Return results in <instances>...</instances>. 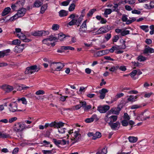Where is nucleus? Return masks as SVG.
<instances>
[{"label":"nucleus","instance_id":"nucleus-1","mask_svg":"<svg viewBox=\"0 0 154 154\" xmlns=\"http://www.w3.org/2000/svg\"><path fill=\"white\" fill-rule=\"evenodd\" d=\"M69 17L72 19V20L68 23V25L70 26L75 25H77L78 27L79 26L83 19L82 18L80 17L78 19L75 18V15L74 14H71Z\"/></svg>","mask_w":154,"mask_h":154},{"label":"nucleus","instance_id":"nucleus-2","mask_svg":"<svg viewBox=\"0 0 154 154\" xmlns=\"http://www.w3.org/2000/svg\"><path fill=\"white\" fill-rule=\"evenodd\" d=\"M70 135H71V140L72 142V144H74L77 142L81 137V134L79 133V131H75L73 133V129L70 130L69 132Z\"/></svg>","mask_w":154,"mask_h":154},{"label":"nucleus","instance_id":"nucleus-3","mask_svg":"<svg viewBox=\"0 0 154 154\" xmlns=\"http://www.w3.org/2000/svg\"><path fill=\"white\" fill-rule=\"evenodd\" d=\"M64 65L60 62H53L51 63L50 66L52 71H59L64 67Z\"/></svg>","mask_w":154,"mask_h":154},{"label":"nucleus","instance_id":"nucleus-4","mask_svg":"<svg viewBox=\"0 0 154 154\" xmlns=\"http://www.w3.org/2000/svg\"><path fill=\"white\" fill-rule=\"evenodd\" d=\"M39 67L35 65L31 66L26 68L25 72L26 74H31L35 72H38L40 69Z\"/></svg>","mask_w":154,"mask_h":154},{"label":"nucleus","instance_id":"nucleus-5","mask_svg":"<svg viewBox=\"0 0 154 154\" xmlns=\"http://www.w3.org/2000/svg\"><path fill=\"white\" fill-rule=\"evenodd\" d=\"M110 27L107 25L100 27L96 33V34H100L106 33L110 30Z\"/></svg>","mask_w":154,"mask_h":154},{"label":"nucleus","instance_id":"nucleus-6","mask_svg":"<svg viewBox=\"0 0 154 154\" xmlns=\"http://www.w3.org/2000/svg\"><path fill=\"white\" fill-rule=\"evenodd\" d=\"M87 20L84 21L82 23V25L79 28V32L80 35L82 36V34L83 33L87 32V31L86 30H83V29L84 28L86 29H87Z\"/></svg>","mask_w":154,"mask_h":154},{"label":"nucleus","instance_id":"nucleus-7","mask_svg":"<svg viewBox=\"0 0 154 154\" xmlns=\"http://www.w3.org/2000/svg\"><path fill=\"white\" fill-rule=\"evenodd\" d=\"M110 108V106L107 105H105L100 106L98 107L97 110L101 113H104L108 110Z\"/></svg>","mask_w":154,"mask_h":154},{"label":"nucleus","instance_id":"nucleus-8","mask_svg":"<svg viewBox=\"0 0 154 154\" xmlns=\"http://www.w3.org/2000/svg\"><path fill=\"white\" fill-rule=\"evenodd\" d=\"M64 124V123L62 122H54L49 124V126L51 127H54V128H60L61 127L63 126Z\"/></svg>","mask_w":154,"mask_h":154},{"label":"nucleus","instance_id":"nucleus-9","mask_svg":"<svg viewBox=\"0 0 154 154\" xmlns=\"http://www.w3.org/2000/svg\"><path fill=\"white\" fill-rule=\"evenodd\" d=\"M24 127L20 123H15L14 125L13 130L17 132H20L23 130Z\"/></svg>","mask_w":154,"mask_h":154},{"label":"nucleus","instance_id":"nucleus-10","mask_svg":"<svg viewBox=\"0 0 154 154\" xmlns=\"http://www.w3.org/2000/svg\"><path fill=\"white\" fill-rule=\"evenodd\" d=\"M10 107L9 108V110L12 112H14L16 111H19L20 110H17V104L15 102H13L9 105Z\"/></svg>","mask_w":154,"mask_h":154},{"label":"nucleus","instance_id":"nucleus-11","mask_svg":"<svg viewBox=\"0 0 154 154\" xmlns=\"http://www.w3.org/2000/svg\"><path fill=\"white\" fill-rule=\"evenodd\" d=\"M108 124L111 129L113 130H118L120 125V123L119 122H116L115 123L108 122Z\"/></svg>","mask_w":154,"mask_h":154},{"label":"nucleus","instance_id":"nucleus-12","mask_svg":"<svg viewBox=\"0 0 154 154\" xmlns=\"http://www.w3.org/2000/svg\"><path fill=\"white\" fill-rule=\"evenodd\" d=\"M57 38L55 37H54L52 35H51L49 36L48 38L44 39L42 40L43 43L45 44H47L48 45H49L51 43L50 42L51 41L53 40H56Z\"/></svg>","mask_w":154,"mask_h":154},{"label":"nucleus","instance_id":"nucleus-13","mask_svg":"<svg viewBox=\"0 0 154 154\" xmlns=\"http://www.w3.org/2000/svg\"><path fill=\"white\" fill-rule=\"evenodd\" d=\"M2 88L5 92L7 93L10 92L14 89V88L12 86L7 85H3L2 87Z\"/></svg>","mask_w":154,"mask_h":154},{"label":"nucleus","instance_id":"nucleus-14","mask_svg":"<svg viewBox=\"0 0 154 154\" xmlns=\"http://www.w3.org/2000/svg\"><path fill=\"white\" fill-rule=\"evenodd\" d=\"M108 92V90L104 88H102L99 91V93L100 94L99 97L101 99H103L105 96L106 93Z\"/></svg>","mask_w":154,"mask_h":154},{"label":"nucleus","instance_id":"nucleus-15","mask_svg":"<svg viewBox=\"0 0 154 154\" xmlns=\"http://www.w3.org/2000/svg\"><path fill=\"white\" fill-rule=\"evenodd\" d=\"M120 42L123 44L119 46H113L114 47V49L115 50H118L119 49H124L126 48V45H125V41L123 39H122L120 40Z\"/></svg>","mask_w":154,"mask_h":154},{"label":"nucleus","instance_id":"nucleus-16","mask_svg":"<svg viewBox=\"0 0 154 154\" xmlns=\"http://www.w3.org/2000/svg\"><path fill=\"white\" fill-rule=\"evenodd\" d=\"M24 44H23L16 46L14 49V51L17 53H20L22 52L24 48Z\"/></svg>","mask_w":154,"mask_h":154},{"label":"nucleus","instance_id":"nucleus-17","mask_svg":"<svg viewBox=\"0 0 154 154\" xmlns=\"http://www.w3.org/2000/svg\"><path fill=\"white\" fill-rule=\"evenodd\" d=\"M26 12V9L23 8H21L18 10L17 13L16 14L18 17L23 16Z\"/></svg>","mask_w":154,"mask_h":154},{"label":"nucleus","instance_id":"nucleus-18","mask_svg":"<svg viewBox=\"0 0 154 154\" xmlns=\"http://www.w3.org/2000/svg\"><path fill=\"white\" fill-rule=\"evenodd\" d=\"M121 110V108L118 106L117 108H113L109 111V112H112L113 114L118 115L120 111Z\"/></svg>","mask_w":154,"mask_h":154},{"label":"nucleus","instance_id":"nucleus-19","mask_svg":"<svg viewBox=\"0 0 154 154\" xmlns=\"http://www.w3.org/2000/svg\"><path fill=\"white\" fill-rule=\"evenodd\" d=\"M124 95V94L123 93H117L115 96V97L112 99L111 103H112L116 101L118 98L121 97Z\"/></svg>","mask_w":154,"mask_h":154},{"label":"nucleus","instance_id":"nucleus-20","mask_svg":"<svg viewBox=\"0 0 154 154\" xmlns=\"http://www.w3.org/2000/svg\"><path fill=\"white\" fill-rule=\"evenodd\" d=\"M154 52V49L149 47L145 48L143 51V53L144 54H146L148 53H152Z\"/></svg>","mask_w":154,"mask_h":154},{"label":"nucleus","instance_id":"nucleus-21","mask_svg":"<svg viewBox=\"0 0 154 154\" xmlns=\"http://www.w3.org/2000/svg\"><path fill=\"white\" fill-rule=\"evenodd\" d=\"M11 9L10 7H8L5 8L2 13V16H5L8 14L10 12Z\"/></svg>","mask_w":154,"mask_h":154},{"label":"nucleus","instance_id":"nucleus-22","mask_svg":"<svg viewBox=\"0 0 154 154\" xmlns=\"http://www.w3.org/2000/svg\"><path fill=\"white\" fill-rule=\"evenodd\" d=\"M59 16L60 17H63L66 16L68 14V12L66 11L62 10L59 12Z\"/></svg>","mask_w":154,"mask_h":154},{"label":"nucleus","instance_id":"nucleus-23","mask_svg":"<svg viewBox=\"0 0 154 154\" xmlns=\"http://www.w3.org/2000/svg\"><path fill=\"white\" fill-rule=\"evenodd\" d=\"M101 137V134L99 132H96L95 134H94L93 137L92 139L93 140H96L97 138H100Z\"/></svg>","mask_w":154,"mask_h":154},{"label":"nucleus","instance_id":"nucleus-24","mask_svg":"<svg viewBox=\"0 0 154 154\" xmlns=\"http://www.w3.org/2000/svg\"><path fill=\"white\" fill-rule=\"evenodd\" d=\"M25 0H18L16 2L18 7H22L24 5Z\"/></svg>","mask_w":154,"mask_h":154},{"label":"nucleus","instance_id":"nucleus-25","mask_svg":"<svg viewBox=\"0 0 154 154\" xmlns=\"http://www.w3.org/2000/svg\"><path fill=\"white\" fill-rule=\"evenodd\" d=\"M117 116H112L109 117V119L110 120L109 122L112 123L116 121L117 120Z\"/></svg>","mask_w":154,"mask_h":154},{"label":"nucleus","instance_id":"nucleus-26","mask_svg":"<svg viewBox=\"0 0 154 154\" xmlns=\"http://www.w3.org/2000/svg\"><path fill=\"white\" fill-rule=\"evenodd\" d=\"M0 138H11V136L8 134L6 133H2V132L0 131Z\"/></svg>","mask_w":154,"mask_h":154},{"label":"nucleus","instance_id":"nucleus-27","mask_svg":"<svg viewBox=\"0 0 154 154\" xmlns=\"http://www.w3.org/2000/svg\"><path fill=\"white\" fill-rule=\"evenodd\" d=\"M48 7L47 4L44 5L41 8L40 11V13L43 14L44 13L45 10L47 9Z\"/></svg>","mask_w":154,"mask_h":154},{"label":"nucleus","instance_id":"nucleus-28","mask_svg":"<svg viewBox=\"0 0 154 154\" xmlns=\"http://www.w3.org/2000/svg\"><path fill=\"white\" fill-rule=\"evenodd\" d=\"M42 4V2L40 1L39 0L36 1L34 3L35 7L38 8L41 6Z\"/></svg>","mask_w":154,"mask_h":154},{"label":"nucleus","instance_id":"nucleus-29","mask_svg":"<svg viewBox=\"0 0 154 154\" xmlns=\"http://www.w3.org/2000/svg\"><path fill=\"white\" fill-rule=\"evenodd\" d=\"M129 141L131 143H134L136 142L137 140V138L134 137L130 136L128 137Z\"/></svg>","mask_w":154,"mask_h":154},{"label":"nucleus","instance_id":"nucleus-30","mask_svg":"<svg viewBox=\"0 0 154 154\" xmlns=\"http://www.w3.org/2000/svg\"><path fill=\"white\" fill-rule=\"evenodd\" d=\"M112 12V10L110 9H106L105 10L104 14L105 17H107V15L110 14Z\"/></svg>","mask_w":154,"mask_h":154},{"label":"nucleus","instance_id":"nucleus-31","mask_svg":"<svg viewBox=\"0 0 154 154\" xmlns=\"http://www.w3.org/2000/svg\"><path fill=\"white\" fill-rule=\"evenodd\" d=\"M65 93L66 94L71 96H73L74 95L72 90L69 91L67 88L66 89Z\"/></svg>","mask_w":154,"mask_h":154},{"label":"nucleus","instance_id":"nucleus-32","mask_svg":"<svg viewBox=\"0 0 154 154\" xmlns=\"http://www.w3.org/2000/svg\"><path fill=\"white\" fill-rule=\"evenodd\" d=\"M16 35L21 40L23 41L26 38V36L22 33L20 34H17Z\"/></svg>","mask_w":154,"mask_h":154},{"label":"nucleus","instance_id":"nucleus-33","mask_svg":"<svg viewBox=\"0 0 154 154\" xmlns=\"http://www.w3.org/2000/svg\"><path fill=\"white\" fill-rule=\"evenodd\" d=\"M140 28L145 31L146 32H147L149 31V27L147 25H142L140 26Z\"/></svg>","mask_w":154,"mask_h":154},{"label":"nucleus","instance_id":"nucleus-34","mask_svg":"<svg viewBox=\"0 0 154 154\" xmlns=\"http://www.w3.org/2000/svg\"><path fill=\"white\" fill-rule=\"evenodd\" d=\"M32 35L34 36H42L41 31L35 32L32 34Z\"/></svg>","mask_w":154,"mask_h":154},{"label":"nucleus","instance_id":"nucleus-35","mask_svg":"<svg viewBox=\"0 0 154 154\" xmlns=\"http://www.w3.org/2000/svg\"><path fill=\"white\" fill-rule=\"evenodd\" d=\"M17 101L19 102L20 101H22V103L24 104H26L27 103V101L26 100V98L23 97L20 98H18L17 99Z\"/></svg>","mask_w":154,"mask_h":154},{"label":"nucleus","instance_id":"nucleus-36","mask_svg":"<svg viewBox=\"0 0 154 154\" xmlns=\"http://www.w3.org/2000/svg\"><path fill=\"white\" fill-rule=\"evenodd\" d=\"M98 152H100V154H106L107 152V148L105 147Z\"/></svg>","mask_w":154,"mask_h":154},{"label":"nucleus","instance_id":"nucleus-37","mask_svg":"<svg viewBox=\"0 0 154 154\" xmlns=\"http://www.w3.org/2000/svg\"><path fill=\"white\" fill-rule=\"evenodd\" d=\"M62 49L65 50H74L75 49L73 47L69 46H63L62 47Z\"/></svg>","mask_w":154,"mask_h":154},{"label":"nucleus","instance_id":"nucleus-38","mask_svg":"<svg viewBox=\"0 0 154 154\" xmlns=\"http://www.w3.org/2000/svg\"><path fill=\"white\" fill-rule=\"evenodd\" d=\"M114 6H113V9H112V11L119 13V9L118 8V5L116 4H114Z\"/></svg>","mask_w":154,"mask_h":154},{"label":"nucleus","instance_id":"nucleus-39","mask_svg":"<svg viewBox=\"0 0 154 154\" xmlns=\"http://www.w3.org/2000/svg\"><path fill=\"white\" fill-rule=\"evenodd\" d=\"M65 37V35L63 33H60L58 34V39L60 41L62 40Z\"/></svg>","mask_w":154,"mask_h":154},{"label":"nucleus","instance_id":"nucleus-40","mask_svg":"<svg viewBox=\"0 0 154 154\" xmlns=\"http://www.w3.org/2000/svg\"><path fill=\"white\" fill-rule=\"evenodd\" d=\"M96 11V9H93L91 10L88 13L87 15L88 17L91 16Z\"/></svg>","mask_w":154,"mask_h":154},{"label":"nucleus","instance_id":"nucleus-41","mask_svg":"<svg viewBox=\"0 0 154 154\" xmlns=\"http://www.w3.org/2000/svg\"><path fill=\"white\" fill-rule=\"evenodd\" d=\"M10 51V50L9 49H7L4 52L0 51V52L2 53V54H1V56L0 58L3 57L5 55L6 53H8Z\"/></svg>","mask_w":154,"mask_h":154},{"label":"nucleus","instance_id":"nucleus-42","mask_svg":"<svg viewBox=\"0 0 154 154\" xmlns=\"http://www.w3.org/2000/svg\"><path fill=\"white\" fill-rule=\"evenodd\" d=\"M12 44L14 45H18L21 43V41L18 39H15L12 41Z\"/></svg>","mask_w":154,"mask_h":154},{"label":"nucleus","instance_id":"nucleus-43","mask_svg":"<svg viewBox=\"0 0 154 154\" xmlns=\"http://www.w3.org/2000/svg\"><path fill=\"white\" fill-rule=\"evenodd\" d=\"M130 19H131V20H128L127 22H126V24H129L132 22H134V21L136 20V19L135 18L133 17L132 18H130Z\"/></svg>","mask_w":154,"mask_h":154},{"label":"nucleus","instance_id":"nucleus-44","mask_svg":"<svg viewBox=\"0 0 154 154\" xmlns=\"http://www.w3.org/2000/svg\"><path fill=\"white\" fill-rule=\"evenodd\" d=\"M59 26L57 24H54L52 26V29L53 30H57L59 29Z\"/></svg>","mask_w":154,"mask_h":154},{"label":"nucleus","instance_id":"nucleus-45","mask_svg":"<svg viewBox=\"0 0 154 154\" xmlns=\"http://www.w3.org/2000/svg\"><path fill=\"white\" fill-rule=\"evenodd\" d=\"M75 5L74 3L71 4L69 8V11H73L75 9Z\"/></svg>","mask_w":154,"mask_h":154},{"label":"nucleus","instance_id":"nucleus-46","mask_svg":"<svg viewBox=\"0 0 154 154\" xmlns=\"http://www.w3.org/2000/svg\"><path fill=\"white\" fill-rule=\"evenodd\" d=\"M93 117V116L90 118L86 119L85 120V122L87 123H91L93 122L94 120V118Z\"/></svg>","mask_w":154,"mask_h":154},{"label":"nucleus","instance_id":"nucleus-47","mask_svg":"<svg viewBox=\"0 0 154 154\" xmlns=\"http://www.w3.org/2000/svg\"><path fill=\"white\" fill-rule=\"evenodd\" d=\"M129 31L128 30H123L122 31L121 33V35L122 36H125V35L129 34Z\"/></svg>","mask_w":154,"mask_h":154},{"label":"nucleus","instance_id":"nucleus-48","mask_svg":"<svg viewBox=\"0 0 154 154\" xmlns=\"http://www.w3.org/2000/svg\"><path fill=\"white\" fill-rule=\"evenodd\" d=\"M137 72V70H133L129 74L131 78H134V77L136 75Z\"/></svg>","mask_w":154,"mask_h":154},{"label":"nucleus","instance_id":"nucleus-49","mask_svg":"<svg viewBox=\"0 0 154 154\" xmlns=\"http://www.w3.org/2000/svg\"><path fill=\"white\" fill-rule=\"evenodd\" d=\"M138 60L140 61H144L146 60V58L142 56H140L138 57Z\"/></svg>","mask_w":154,"mask_h":154},{"label":"nucleus","instance_id":"nucleus-50","mask_svg":"<svg viewBox=\"0 0 154 154\" xmlns=\"http://www.w3.org/2000/svg\"><path fill=\"white\" fill-rule=\"evenodd\" d=\"M128 16L125 14H123L122 16V20L123 22H126L128 20L127 18Z\"/></svg>","mask_w":154,"mask_h":154},{"label":"nucleus","instance_id":"nucleus-51","mask_svg":"<svg viewBox=\"0 0 154 154\" xmlns=\"http://www.w3.org/2000/svg\"><path fill=\"white\" fill-rule=\"evenodd\" d=\"M52 151V150H43L42 152L44 154H53Z\"/></svg>","mask_w":154,"mask_h":154},{"label":"nucleus","instance_id":"nucleus-52","mask_svg":"<svg viewBox=\"0 0 154 154\" xmlns=\"http://www.w3.org/2000/svg\"><path fill=\"white\" fill-rule=\"evenodd\" d=\"M128 100L130 102H134L135 100L134 99V97L133 95H130L129 96V97L128 99Z\"/></svg>","mask_w":154,"mask_h":154},{"label":"nucleus","instance_id":"nucleus-53","mask_svg":"<svg viewBox=\"0 0 154 154\" xmlns=\"http://www.w3.org/2000/svg\"><path fill=\"white\" fill-rule=\"evenodd\" d=\"M70 1H71L70 0H67L66 1H64V2H62L61 3V5L63 6H67L69 5V2Z\"/></svg>","mask_w":154,"mask_h":154},{"label":"nucleus","instance_id":"nucleus-54","mask_svg":"<svg viewBox=\"0 0 154 154\" xmlns=\"http://www.w3.org/2000/svg\"><path fill=\"white\" fill-rule=\"evenodd\" d=\"M45 92L43 90H39L37 91L35 93V94L37 95H39L40 94H45Z\"/></svg>","mask_w":154,"mask_h":154},{"label":"nucleus","instance_id":"nucleus-55","mask_svg":"<svg viewBox=\"0 0 154 154\" xmlns=\"http://www.w3.org/2000/svg\"><path fill=\"white\" fill-rule=\"evenodd\" d=\"M53 142L56 145H58L59 144H60L61 142H60V140H57L56 139L54 138L53 139Z\"/></svg>","mask_w":154,"mask_h":154},{"label":"nucleus","instance_id":"nucleus-56","mask_svg":"<svg viewBox=\"0 0 154 154\" xmlns=\"http://www.w3.org/2000/svg\"><path fill=\"white\" fill-rule=\"evenodd\" d=\"M17 119V118L16 117H14L10 118L9 119V122L10 123H12L15 121H16Z\"/></svg>","mask_w":154,"mask_h":154},{"label":"nucleus","instance_id":"nucleus-57","mask_svg":"<svg viewBox=\"0 0 154 154\" xmlns=\"http://www.w3.org/2000/svg\"><path fill=\"white\" fill-rule=\"evenodd\" d=\"M122 125L124 126H126L128 125V123L127 120H124L121 122Z\"/></svg>","mask_w":154,"mask_h":154},{"label":"nucleus","instance_id":"nucleus-58","mask_svg":"<svg viewBox=\"0 0 154 154\" xmlns=\"http://www.w3.org/2000/svg\"><path fill=\"white\" fill-rule=\"evenodd\" d=\"M124 118L125 119L127 120H129L130 119V117L127 113H125L124 114Z\"/></svg>","mask_w":154,"mask_h":154},{"label":"nucleus","instance_id":"nucleus-59","mask_svg":"<svg viewBox=\"0 0 154 154\" xmlns=\"http://www.w3.org/2000/svg\"><path fill=\"white\" fill-rule=\"evenodd\" d=\"M140 107V106H139L137 105H134L132 106L131 107V109H135L139 108Z\"/></svg>","mask_w":154,"mask_h":154},{"label":"nucleus","instance_id":"nucleus-60","mask_svg":"<svg viewBox=\"0 0 154 154\" xmlns=\"http://www.w3.org/2000/svg\"><path fill=\"white\" fill-rule=\"evenodd\" d=\"M19 151V148L17 147L15 148L13 150L12 154H17Z\"/></svg>","mask_w":154,"mask_h":154},{"label":"nucleus","instance_id":"nucleus-61","mask_svg":"<svg viewBox=\"0 0 154 154\" xmlns=\"http://www.w3.org/2000/svg\"><path fill=\"white\" fill-rule=\"evenodd\" d=\"M119 37L118 35H116L114 36V38H113L112 39V41L115 42H116L119 39Z\"/></svg>","mask_w":154,"mask_h":154},{"label":"nucleus","instance_id":"nucleus-62","mask_svg":"<svg viewBox=\"0 0 154 154\" xmlns=\"http://www.w3.org/2000/svg\"><path fill=\"white\" fill-rule=\"evenodd\" d=\"M16 14H15L13 16V17H11L9 19V20L11 21H12L16 19L17 18H18Z\"/></svg>","mask_w":154,"mask_h":154},{"label":"nucleus","instance_id":"nucleus-63","mask_svg":"<svg viewBox=\"0 0 154 154\" xmlns=\"http://www.w3.org/2000/svg\"><path fill=\"white\" fill-rule=\"evenodd\" d=\"M131 12L132 14H140L141 13L140 11L136 10H134L132 11Z\"/></svg>","mask_w":154,"mask_h":154},{"label":"nucleus","instance_id":"nucleus-64","mask_svg":"<svg viewBox=\"0 0 154 154\" xmlns=\"http://www.w3.org/2000/svg\"><path fill=\"white\" fill-rule=\"evenodd\" d=\"M119 69L122 71H125L126 70V68L125 66H121L119 68Z\"/></svg>","mask_w":154,"mask_h":154}]
</instances>
